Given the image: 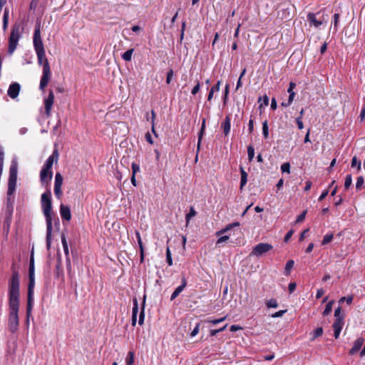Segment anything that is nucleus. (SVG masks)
<instances>
[{"label":"nucleus","instance_id":"obj_23","mask_svg":"<svg viewBox=\"0 0 365 365\" xmlns=\"http://www.w3.org/2000/svg\"><path fill=\"white\" fill-rule=\"evenodd\" d=\"M13 211H14V206H11L10 205L9 206H6L5 222L7 223L9 226L11 221Z\"/></svg>","mask_w":365,"mask_h":365},{"label":"nucleus","instance_id":"obj_62","mask_svg":"<svg viewBox=\"0 0 365 365\" xmlns=\"http://www.w3.org/2000/svg\"><path fill=\"white\" fill-rule=\"evenodd\" d=\"M333 329H334V336L335 339H338L342 329H339V328H333Z\"/></svg>","mask_w":365,"mask_h":365},{"label":"nucleus","instance_id":"obj_54","mask_svg":"<svg viewBox=\"0 0 365 365\" xmlns=\"http://www.w3.org/2000/svg\"><path fill=\"white\" fill-rule=\"evenodd\" d=\"M296 123L297 124L299 129L302 130L304 128L303 122L302 120V116H299L296 118Z\"/></svg>","mask_w":365,"mask_h":365},{"label":"nucleus","instance_id":"obj_42","mask_svg":"<svg viewBox=\"0 0 365 365\" xmlns=\"http://www.w3.org/2000/svg\"><path fill=\"white\" fill-rule=\"evenodd\" d=\"M262 134L264 138H267L269 135V129L267 120H264L262 123Z\"/></svg>","mask_w":365,"mask_h":365},{"label":"nucleus","instance_id":"obj_27","mask_svg":"<svg viewBox=\"0 0 365 365\" xmlns=\"http://www.w3.org/2000/svg\"><path fill=\"white\" fill-rule=\"evenodd\" d=\"M334 300H331L329 301L325 306V309L322 313V315L324 317L325 316H327L329 315L331 312V310H332V305L334 304Z\"/></svg>","mask_w":365,"mask_h":365},{"label":"nucleus","instance_id":"obj_60","mask_svg":"<svg viewBox=\"0 0 365 365\" xmlns=\"http://www.w3.org/2000/svg\"><path fill=\"white\" fill-rule=\"evenodd\" d=\"M145 140L147 142H148L150 144H153V140L152 138V136L149 132H147L145 135Z\"/></svg>","mask_w":365,"mask_h":365},{"label":"nucleus","instance_id":"obj_58","mask_svg":"<svg viewBox=\"0 0 365 365\" xmlns=\"http://www.w3.org/2000/svg\"><path fill=\"white\" fill-rule=\"evenodd\" d=\"M200 83H197L195 86L194 88H192V91H191V93L192 95H196L199 91H200Z\"/></svg>","mask_w":365,"mask_h":365},{"label":"nucleus","instance_id":"obj_52","mask_svg":"<svg viewBox=\"0 0 365 365\" xmlns=\"http://www.w3.org/2000/svg\"><path fill=\"white\" fill-rule=\"evenodd\" d=\"M285 312H287V310H286V309H285V310H279V311H278V312H275L274 314H273L272 315V317H273V318H278V317H282V316L284 315V314Z\"/></svg>","mask_w":365,"mask_h":365},{"label":"nucleus","instance_id":"obj_8","mask_svg":"<svg viewBox=\"0 0 365 365\" xmlns=\"http://www.w3.org/2000/svg\"><path fill=\"white\" fill-rule=\"evenodd\" d=\"M273 248L272 245L268 243H259L255 246L251 252V255L259 257Z\"/></svg>","mask_w":365,"mask_h":365},{"label":"nucleus","instance_id":"obj_11","mask_svg":"<svg viewBox=\"0 0 365 365\" xmlns=\"http://www.w3.org/2000/svg\"><path fill=\"white\" fill-rule=\"evenodd\" d=\"M53 177L52 170L42 168L40 172V180L41 184L48 185Z\"/></svg>","mask_w":365,"mask_h":365},{"label":"nucleus","instance_id":"obj_56","mask_svg":"<svg viewBox=\"0 0 365 365\" xmlns=\"http://www.w3.org/2000/svg\"><path fill=\"white\" fill-rule=\"evenodd\" d=\"M229 88H230V86L228 84H226L225 91H224V96H223V99H224L225 103L226 102L228 94H229Z\"/></svg>","mask_w":365,"mask_h":365},{"label":"nucleus","instance_id":"obj_14","mask_svg":"<svg viewBox=\"0 0 365 365\" xmlns=\"http://www.w3.org/2000/svg\"><path fill=\"white\" fill-rule=\"evenodd\" d=\"M187 286V280L185 277L182 278L181 284L178 286L173 292L170 297V300H174L185 288Z\"/></svg>","mask_w":365,"mask_h":365},{"label":"nucleus","instance_id":"obj_32","mask_svg":"<svg viewBox=\"0 0 365 365\" xmlns=\"http://www.w3.org/2000/svg\"><path fill=\"white\" fill-rule=\"evenodd\" d=\"M247 155L249 161H252L255 157V148L252 145H250L247 147Z\"/></svg>","mask_w":365,"mask_h":365},{"label":"nucleus","instance_id":"obj_39","mask_svg":"<svg viewBox=\"0 0 365 365\" xmlns=\"http://www.w3.org/2000/svg\"><path fill=\"white\" fill-rule=\"evenodd\" d=\"M332 239H333L332 233L327 234L326 235L324 236L323 240L322 242V245H327L332 240Z\"/></svg>","mask_w":365,"mask_h":365},{"label":"nucleus","instance_id":"obj_63","mask_svg":"<svg viewBox=\"0 0 365 365\" xmlns=\"http://www.w3.org/2000/svg\"><path fill=\"white\" fill-rule=\"evenodd\" d=\"M254 129V122L253 120L250 119L248 123V130L249 133H251Z\"/></svg>","mask_w":365,"mask_h":365},{"label":"nucleus","instance_id":"obj_41","mask_svg":"<svg viewBox=\"0 0 365 365\" xmlns=\"http://www.w3.org/2000/svg\"><path fill=\"white\" fill-rule=\"evenodd\" d=\"M134 363V354L132 351H129L126 357V364L133 365Z\"/></svg>","mask_w":365,"mask_h":365},{"label":"nucleus","instance_id":"obj_59","mask_svg":"<svg viewBox=\"0 0 365 365\" xmlns=\"http://www.w3.org/2000/svg\"><path fill=\"white\" fill-rule=\"evenodd\" d=\"M297 284L295 282H290L288 286L289 293H292L296 289Z\"/></svg>","mask_w":365,"mask_h":365},{"label":"nucleus","instance_id":"obj_29","mask_svg":"<svg viewBox=\"0 0 365 365\" xmlns=\"http://www.w3.org/2000/svg\"><path fill=\"white\" fill-rule=\"evenodd\" d=\"M344 324V318H338V319H335L332 327H333V328L342 329Z\"/></svg>","mask_w":365,"mask_h":365},{"label":"nucleus","instance_id":"obj_20","mask_svg":"<svg viewBox=\"0 0 365 365\" xmlns=\"http://www.w3.org/2000/svg\"><path fill=\"white\" fill-rule=\"evenodd\" d=\"M308 21L313 24L315 27H319L322 25V21H318L316 18V14L314 13H309L307 15Z\"/></svg>","mask_w":365,"mask_h":365},{"label":"nucleus","instance_id":"obj_28","mask_svg":"<svg viewBox=\"0 0 365 365\" xmlns=\"http://www.w3.org/2000/svg\"><path fill=\"white\" fill-rule=\"evenodd\" d=\"M134 51L133 48L128 49L122 55V58L125 61H130L132 58V55Z\"/></svg>","mask_w":365,"mask_h":365},{"label":"nucleus","instance_id":"obj_31","mask_svg":"<svg viewBox=\"0 0 365 365\" xmlns=\"http://www.w3.org/2000/svg\"><path fill=\"white\" fill-rule=\"evenodd\" d=\"M61 242L66 256L68 255V246L64 234L61 235Z\"/></svg>","mask_w":365,"mask_h":365},{"label":"nucleus","instance_id":"obj_25","mask_svg":"<svg viewBox=\"0 0 365 365\" xmlns=\"http://www.w3.org/2000/svg\"><path fill=\"white\" fill-rule=\"evenodd\" d=\"M145 295L143 297V302L141 307V311L139 315V320L138 324L140 325H143L144 323V319H145Z\"/></svg>","mask_w":365,"mask_h":365},{"label":"nucleus","instance_id":"obj_24","mask_svg":"<svg viewBox=\"0 0 365 365\" xmlns=\"http://www.w3.org/2000/svg\"><path fill=\"white\" fill-rule=\"evenodd\" d=\"M323 334V328L322 327H317L315 330H314L312 332L310 333L311 341L315 340L317 338L321 336Z\"/></svg>","mask_w":365,"mask_h":365},{"label":"nucleus","instance_id":"obj_15","mask_svg":"<svg viewBox=\"0 0 365 365\" xmlns=\"http://www.w3.org/2000/svg\"><path fill=\"white\" fill-rule=\"evenodd\" d=\"M135 235H136L138 244L139 249H140V263H143L144 262V256H145L144 255L143 244V242H142V240L140 237V234L138 230L135 231Z\"/></svg>","mask_w":365,"mask_h":365},{"label":"nucleus","instance_id":"obj_4","mask_svg":"<svg viewBox=\"0 0 365 365\" xmlns=\"http://www.w3.org/2000/svg\"><path fill=\"white\" fill-rule=\"evenodd\" d=\"M24 30L23 23L20 21H16L11 26L8 39L7 53L9 55H12L16 51L19 41L22 38Z\"/></svg>","mask_w":365,"mask_h":365},{"label":"nucleus","instance_id":"obj_45","mask_svg":"<svg viewBox=\"0 0 365 365\" xmlns=\"http://www.w3.org/2000/svg\"><path fill=\"white\" fill-rule=\"evenodd\" d=\"M156 118V115H151V117L150 118L148 115L147 117V120L148 121H150L151 120V123H152V132L153 133V134L157 137V134H156V132H155V119Z\"/></svg>","mask_w":365,"mask_h":365},{"label":"nucleus","instance_id":"obj_6","mask_svg":"<svg viewBox=\"0 0 365 365\" xmlns=\"http://www.w3.org/2000/svg\"><path fill=\"white\" fill-rule=\"evenodd\" d=\"M17 163L14 160L12 161L9 169V176L8 180V190L7 195H12L16 190V185L17 180Z\"/></svg>","mask_w":365,"mask_h":365},{"label":"nucleus","instance_id":"obj_3","mask_svg":"<svg viewBox=\"0 0 365 365\" xmlns=\"http://www.w3.org/2000/svg\"><path fill=\"white\" fill-rule=\"evenodd\" d=\"M41 205L46 222V248L49 250L51 248L53 230V215L55 216V214L52 212L51 192L50 190H47L41 195Z\"/></svg>","mask_w":365,"mask_h":365},{"label":"nucleus","instance_id":"obj_51","mask_svg":"<svg viewBox=\"0 0 365 365\" xmlns=\"http://www.w3.org/2000/svg\"><path fill=\"white\" fill-rule=\"evenodd\" d=\"M229 238H230V237L228 235H224V236L220 237L217 240L216 245H219L220 244L226 242L227 240H229Z\"/></svg>","mask_w":365,"mask_h":365},{"label":"nucleus","instance_id":"obj_34","mask_svg":"<svg viewBox=\"0 0 365 365\" xmlns=\"http://www.w3.org/2000/svg\"><path fill=\"white\" fill-rule=\"evenodd\" d=\"M196 215V211L193 207H191L188 213L185 215L186 223L188 224L190 219Z\"/></svg>","mask_w":365,"mask_h":365},{"label":"nucleus","instance_id":"obj_12","mask_svg":"<svg viewBox=\"0 0 365 365\" xmlns=\"http://www.w3.org/2000/svg\"><path fill=\"white\" fill-rule=\"evenodd\" d=\"M21 86L19 83H12L8 89L7 94L11 98H16L20 92Z\"/></svg>","mask_w":365,"mask_h":365},{"label":"nucleus","instance_id":"obj_55","mask_svg":"<svg viewBox=\"0 0 365 365\" xmlns=\"http://www.w3.org/2000/svg\"><path fill=\"white\" fill-rule=\"evenodd\" d=\"M199 328H200V323H197L195 326V327L193 329V330L192 331L191 334H190V336L192 337L196 336L198 332H199Z\"/></svg>","mask_w":365,"mask_h":365},{"label":"nucleus","instance_id":"obj_43","mask_svg":"<svg viewBox=\"0 0 365 365\" xmlns=\"http://www.w3.org/2000/svg\"><path fill=\"white\" fill-rule=\"evenodd\" d=\"M281 170L282 173H290V163L288 162L284 163L281 165Z\"/></svg>","mask_w":365,"mask_h":365},{"label":"nucleus","instance_id":"obj_30","mask_svg":"<svg viewBox=\"0 0 365 365\" xmlns=\"http://www.w3.org/2000/svg\"><path fill=\"white\" fill-rule=\"evenodd\" d=\"M361 161L359 160H358V158L356 156H354L351 159V166L352 168L356 167L357 170L359 171V170H361Z\"/></svg>","mask_w":365,"mask_h":365},{"label":"nucleus","instance_id":"obj_36","mask_svg":"<svg viewBox=\"0 0 365 365\" xmlns=\"http://www.w3.org/2000/svg\"><path fill=\"white\" fill-rule=\"evenodd\" d=\"M353 299H354V297L352 295H349L348 297H343L340 298V299L339 300V303L341 304L344 302H346V304L349 305L352 303Z\"/></svg>","mask_w":365,"mask_h":365},{"label":"nucleus","instance_id":"obj_1","mask_svg":"<svg viewBox=\"0 0 365 365\" xmlns=\"http://www.w3.org/2000/svg\"><path fill=\"white\" fill-rule=\"evenodd\" d=\"M12 274L8 282L9 319L8 326L11 332L15 333L19 328V310L20 306V275L13 264Z\"/></svg>","mask_w":365,"mask_h":365},{"label":"nucleus","instance_id":"obj_19","mask_svg":"<svg viewBox=\"0 0 365 365\" xmlns=\"http://www.w3.org/2000/svg\"><path fill=\"white\" fill-rule=\"evenodd\" d=\"M205 123H206V119L205 118H203L202 120V126H201V128L198 133V140H197V151H199L200 150V143H201V141H202V137L205 134Z\"/></svg>","mask_w":365,"mask_h":365},{"label":"nucleus","instance_id":"obj_47","mask_svg":"<svg viewBox=\"0 0 365 365\" xmlns=\"http://www.w3.org/2000/svg\"><path fill=\"white\" fill-rule=\"evenodd\" d=\"M307 212V211L304 210L299 215H298V217L296 220V223L302 222L304 220Z\"/></svg>","mask_w":365,"mask_h":365},{"label":"nucleus","instance_id":"obj_38","mask_svg":"<svg viewBox=\"0 0 365 365\" xmlns=\"http://www.w3.org/2000/svg\"><path fill=\"white\" fill-rule=\"evenodd\" d=\"M266 305L268 308H277L278 303L275 299H270L266 302Z\"/></svg>","mask_w":365,"mask_h":365},{"label":"nucleus","instance_id":"obj_22","mask_svg":"<svg viewBox=\"0 0 365 365\" xmlns=\"http://www.w3.org/2000/svg\"><path fill=\"white\" fill-rule=\"evenodd\" d=\"M240 174H241V179H240V189L242 190H243V187L246 185L247 182V173L244 170L243 168H240Z\"/></svg>","mask_w":365,"mask_h":365},{"label":"nucleus","instance_id":"obj_35","mask_svg":"<svg viewBox=\"0 0 365 365\" xmlns=\"http://www.w3.org/2000/svg\"><path fill=\"white\" fill-rule=\"evenodd\" d=\"M364 183V179L363 176H359L356 179V189L357 191H359L361 190L362 185Z\"/></svg>","mask_w":365,"mask_h":365},{"label":"nucleus","instance_id":"obj_57","mask_svg":"<svg viewBox=\"0 0 365 365\" xmlns=\"http://www.w3.org/2000/svg\"><path fill=\"white\" fill-rule=\"evenodd\" d=\"M293 232L294 231L292 230L288 231L286 234V235L284 236V241L285 242H287L289 239L291 238L292 235H293Z\"/></svg>","mask_w":365,"mask_h":365},{"label":"nucleus","instance_id":"obj_61","mask_svg":"<svg viewBox=\"0 0 365 365\" xmlns=\"http://www.w3.org/2000/svg\"><path fill=\"white\" fill-rule=\"evenodd\" d=\"M328 194H329L328 190H325L324 191H323L319 197V201H322L328 195Z\"/></svg>","mask_w":365,"mask_h":365},{"label":"nucleus","instance_id":"obj_53","mask_svg":"<svg viewBox=\"0 0 365 365\" xmlns=\"http://www.w3.org/2000/svg\"><path fill=\"white\" fill-rule=\"evenodd\" d=\"M220 85H221V81H218L217 82V83L215 86H213L210 91H213V93L219 92Z\"/></svg>","mask_w":365,"mask_h":365},{"label":"nucleus","instance_id":"obj_2","mask_svg":"<svg viewBox=\"0 0 365 365\" xmlns=\"http://www.w3.org/2000/svg\"><path fill=\"white\" fill-rule=\"evenodd\" d=\"M34 48L36 51L38 63L43 66L42 76L40 81L39 88L43 91L48 86L51 77V68L48 59L46 57L43 43L41 37V26L39 24L36 25L34 37Z\"/></svg>","mask_w":365,"mask_h":365},{"label":"nucleus","instance_id":"obj_64","mask_svg":"<svg viewBox=\"0 0 365 365\" xmlns=\"http://www.w3.org/2000/svg\"><path fill=\"white\" fill-rule=\"evenodd\" d=\"M277 107V101L274 98H272V101H271V108L274 110Z\"/></svg>","mask_w":365,"mask_h":365},{"label":"nucleus","instance_id":"obj_46","mask_svg":"<svg viewBox=\"0 0 365 365\" xmlns=\"http://www.w3.org/2000/svg\"><path fill=\"white\" fill-rule=\"evenodd\" d=\"M138 312V304L136 298L133 299V307L132 310V314L137 315Z\"/></svg>","mask_w":365,"mask_h":365},{"label":"nucleus","instance_id":"obj_49","mask_svg":"<svg viewBox=\"0 0 365 365\" xmlns=\"http://www.w3.org/2000/svg\"><path fill=\"white\" fill-rule=\"evenodd\" d=\"M173 69H170L167 73L166 83L170 84L173 76Z\"/></svg>","mask_w":365,"mask_h":365},{"label":"nucleus","instance_id":"obj_48","mask_svg":"<svg viewBox=\"0 0 365 365\" xmlns=\"http://www.w3.org/2000/svg\"><path fill=\"white\" fill-rule=\"evenodd\" d=\"M132 175H135V174L140 171V166L135 163H132Z\"/></svg>","mask_w":365,"mask_h":365},{"label":"nucleus","instance_id":"obj_50","mask_svg":"<svg viewBox=\"0 0 365 365\" xmlns=\"http://www.w3.org/2000/svg\"><path fill=\"white\" fill-rule=\"evenodd\" d=\"M232 230V227H230V224L227 225L225 228L222 229L221 230L216 232L217 236H220L221 234H223L225 232H227Z\"/></svg>","mask_w":365,"mask_h":365},{"label":"nucleus","instance_id":"obj_33","mask_svg":"<svg viewBox=\"0 0 365 365\" xmlns=\"http://www.w3.org/2000/svg\"><path fill=\"white\" fill-rule=\"evenodd\" d=\"M364 342V338H362V337H359V338H358V339H357L354 342L353 347H354V349H356L357 351H359V350L361 348V346H362V345H363Z\"/></svg>","mask_w":365,"mask_h":365},{"label":"nucleus","instance_id":"obj_7","mask_svg":"<svg viewBox=\"0 0 365 365\" xmlns=\"http://www.w3.org/2000/svg\"><path fill=\"white\" fill-rule=\"evenodd\" d=\"M296 88V83L294 82H290L289 84V88L287 89V93H284V96L287 97V98H283L281 103V106L283 107H288L292 104L295 97V92L294 89Z\"/></svg>","mask_w":365,"mask_h":365},{"label":"nucleus","instance_id":"obj_26","mask_svg":"<svg viewBox=\"0 0 365 365\" xmlns=\"http://www.w3.org/2000/svg\"><path fill=\"white\" fill-rule=\"evenodd\" d=\"M294 262L292 259L288 260L286 263L284 274L286 276H289L290 274V272L293 268Z\"/></svg>","mask_w":365,"mask_h":365},{"label":"nucleus","instance_id":"obj_37","mask_svg":"<svg viewBox=\"0 0 365 365\" xmlns=\"http://www.w3.org/2000/svg\"><path fill=\"white\" fill-rule=\"evenodd\" d=\"M352 184V177L351 174H349L346 176L345 182H344V188L348 190Z\"/></svg>","mask_w":365,"mask_h":365},{"label":"nucleus","instance_id":"obj_44","mask_svg":"<svg viewBox=\"0 0 365 365\" xmlns=\"http://www.w3.org/2000/svg\"><path fill=\"white\" fill-rule=\"evenodd\" d=\"M334 317L335 319L338 318H344V314L341 313V307L339 306L334 311Z\"/></svg>","mask_w":365,"mask_h":365},{"label":"nucleus","instance_id":"obj_40","mask_svg":"<svg viewBox=\"0 0 365 365\" xmlns=\"http://www.w3.org/2000/svg\"><path fill=\"white\" fill-rule=\"evenodd\" d=\"M166 262L169 266L173 265V259L169 247L166 249Z\"/></svg>","mask_w":365,"mask_h":365},{"label":"nucleus","instance_id":"obj_17","mask_svg":"<svg viewBox=\"0 0 365 365\" xmlns=\"http://www.w3.org/2000/svg\"><path fill=\"white\" fill-rule=\"evenodd\" d=\"M53 99L54 95L52 91H50L47 98L45 100V110L46 114H49L51 112V108L53 103Z\"/></svg>","mask_w":365,"mask_h":365},{"label":"nucleus","instance_id":"obj_13","mask_svg":"<svg viewBox=\"0 0 365 365\" xmlns=\"http://www.w3.org/2000/svg\"><path fill=\"white\" fill-rule=\"evenodd\" d=\"M60 215L63 221L66 220V221L69 222L71 219V213L70 207L68 205H65L63 204H61Z\"/></svg>","mask_w":365,"mask_h":365},{"label":"nucleus","instance_id":"obj_9","mask_svg":"<svg viewBox=\"0 0 365 365\" xmlns=\"http://www.w3.org/2000/svg\"><path fill=\"white\" fill-rule=\"evenodd\" d=\"M59 158V153L57 148H54L52 154L47 158L43 168L51 170L53 163H57Z\"/></svg>","mask_w":365,"mask_h":365},{"label":"nucleus","instance_id":"obj_16","mask_svg":"<svg viewBox=\"0 0 365 365\" xmlns=\"http://www.w3.org/2000/svg\"><path fill=\"white\" fill-rule=\"evenodd\" d=\"M34 306V295H27V304H26V318L29 323V317L31 315V312Z\"/></svg>","mask_w":365,"mask_h":365},{"label":"nucleus","instance_id":"obj_21","mask_svg":"<svg viewBox=\"0 0 365 365\" xmlns=\"http://www.w3.org/2000/svg\"><path fill=\"white\" fill-rule=\"evenodd\" d=\"M269 97L267 95H264L262 97H259L258 99V103H259V109L260 110V113L263 112L262 108L264 107H267L269 105Z\"/></svg>","mask_w":365,"mask_h":365},{"label":"nucleus","instance_id":"obj_5","mask_svg":"<svg viewBox=\"0 0 365 365\" xmlns=\"http://www.w3.org/2000/svg\"><path fill=\"white\" fill-rule=\"evenodd\" d=\"M35 286V266L34 247L31 251L29 267V284L27 295H34Z\"/></svg>","mask_w":365,"mask_h":365},{"label":"nucleus","instance_id":"obj_10","mask_svg":"<svg viewBox=\"0 0 365 365\" xmlns=\"http://www.w3.org/2000/svg\"><path fill=\"white\" fill-rule=\"evenodd\" d=\"M63 178L61 173H57L55 176L54 193L57 198H60L62 195L61 186Z\"/></svg>","mask_w":365,"mask_h":365},{"label":"nucleus","instance_id":"obj_18","mask_svg":"<svg viewBox=\"0 0 365 365\" xmlns=\"http://www.w3.org/2000/svg\"><path fill=\"white\" fill-rule=\"evenodd\" d=\"M221 128L223 130V133L227 136L230 131V118L229 115H226V118L223 120L221 123Z\"/></svg>","mask_w":365,"mask_h":365}]
</instances>
